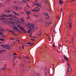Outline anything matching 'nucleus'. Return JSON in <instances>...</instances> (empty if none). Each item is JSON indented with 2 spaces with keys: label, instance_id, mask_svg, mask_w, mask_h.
<instances>
[{
  "label": "nucleus",
  "instance_id": "obj_20",
  "mask_svg": "<svg viewBox=\"0 0 76 76\" xmlns=\"http://www.w3.org/2000/svg\"><path fill=\"white\" fill-rule=\"evenodd\" d=\"M26 14H27V15L28 16V18H27V19H29V18H30V17H29V13L27 12L26 13Z\"/></svg>",
  "mask_w": 76,
  "mask_h": 76
},
{
  "label": "nucleus",
  "instance_id": "obj_5",
  "mask_svg": "<svg viewBox=\"0 0 76 76\" xmlns=\"http://www.w3.org/2000/svg\"><path fill=\"white\" fill-rule=\"evenodd\" d=\"M41 31H39L37 36V38L40 37H41Z\"/></svg>",
  "mask_w": 76,
  "mask_h": 76
},
{
  "label": "nucleus",
  "instance_id": "obj_16",
  "mask_svg": "<svg viewBox=\"0 0 76 76\" xmlns=\"http://www.w3.org/2000/svg\"><path fill=\"white\" fill-rule=\"evenodd\" d=\"M13 29H15V31H18L20 32V31H19V30L18 28H13Z\"/></svg>",
  "mask_w": 76,
  "mask_h": 76
},
{
  "label": "nucleus",
  "instance_id": "obj_2",
  "mask_svg": "<svg viewBox=\"0 0 76 76\" xmlns=\"http://www.w3.org/2000/svg\"><path fill=\"white\" fill-rule=\"evenodd\" d=\"M9 17H10V18H10V19H11L12 20H13V18L15 19H16V18H17L16 16H13L12 14H9Z\"/></svg>",
  "mask_w": 76,
  "mask_h": 76
},
{
  "label": "nucleus",
  "instance_id": "obj_49",
  "mask_svg": "<svg viewBox=\"0 0 76 76\" xmlns=\"http://www.w3.org/2000/svg\"><path fill=\"white\" fill-rule=\"evenodd\" d=\"M1 45L2 46H3L4 47V45Z\"/></svg>",
  "mask_w": 76,
  "mask_h": 76
},
{
  "label": "nucleus",
  "instance_id": "obj_60",
  "mask_svg": "<svg viewBox=\"0 0 76 76\" xmlns=\"http://www.w3.org/2000/svg\"><path fill=\"white\" fill-rule=\"evenodd\" d=\"M10 45H11V46H12V45H11V44H10Z\"/></svg>",
  "mask_w": 76,
  "mask_h": 76
},
{
  "label": "nucleus",
  "instance_id": "obj_61",
  "mask_svg": "<svg viewBox=\"0 0 76 76\" xmlns=\"http://www.w3.org/2000/svg\"><path fill=\"white\" fill-rule=\"evenodd\" d=\"M69 32V31H67V32H66V34H67V33H68V32Z\"/></svg>",
  "mask_w": 76,
  "mask_h": 76
},
{
  "label": "nucleus",
  "instance_id": "obj_22",
  "mask_svg": "<svg viewBox=\"0 0 76 76\" xmlns=\"http://www.w3.org/2000/svg\"><path fill=\"white\" fill-rule=\"evenodd\" d=\"M1 16L2 17H6V16H7V15H2Z\"/></svg>",
  "mask_w": 76,
  "mask_h": 76
},
{
  "label": "nucleus",
  "instance_id": "obj_42",
  "mask_svg": "<svg viewBox=\"0 0 76 76\" xmlns=\"http://www.w3.org/2000/svg\"><path fill=\"white\" fill-rule=\"evenodd\" d=\"M22 48H23H23H23V45H22Z\"/></svg>",
  "mask_w": 76,
  "mask_h": 76
},
{
  "label": "nucleus",
  "instance_id": "obj_59",
  "mask_svg": "<svg viewBox=\"0 0 76 76\" xmlns=\"http://www.w3.org/2000/svg\"><path fill=\"white\" fill-rule=\"evenodd\" d=\"M40 7H42V6H41V5H40V6H39Z\"/></svg>",
  "mask_w": 76,
  "mask_h": 76
},
{
  "label": "nucleus",
  "instance_id": "obj_18",
  "mask_svg": "<svg viewBox=\"0 0 76 76\" xmlns=\"http://www.w3.org/2000/svg\"><path fill=\"white\" fill-rule=\"evenodd\" d=\"M26 72H28V71H29V67L28 66L27 67L26 69Z\"/></svg>",
  "mask_w": 76,
  "mask_h": 76
},
{
  "label": "nucleus",
  "instance_id": "obj_1",
  "mask_svg": "<svg viewBox=\"0 0 76 76\" xmlns=\"http://www.w3.org/2000/svg\"><path fill=\"white\" fill-rule=\"evenodd\" d=\"M28 26H29L28 28H29V29L27 32V33H29V32H30V31H31L32 30V29L34 28V25L28 24Z\"/></svg>",
  "mask_w": 76,
  "mask_h": 76
},
{
  "label": "nucleus",
  "instance_id": "obj_33",
  "mask_svg": "<svg viewBox=\"0 0 76 76\" xmlns=\"http://www.w3.org/2000/svg\"><path fill=\"white\" fill-rule=\"evenodd\" d=\"M75 1V0H72V1H69V2H71V3H72V1Z\"/></svg>",
  "mask_w": 76,
  "mask_h": 76
},
{
  "label": "nucleus",
  "instance_id": "obj_32",
  "mask_svg": "<svg viewBox=\"0 0 76 76\" xmlns=\"http://www.w3.org/2000/svg\"><path fill=\"white\" fill-rule=\"evenodd\" d=\"M17 41L18 42H19V40H17L15 41V42H17Z\"/></svg>",
  "mask_w": 76,
  "mask_h": 76
},
{
  "label": "nucleus",
  "instance_id": "obj_40",
  "mask_svg": "<svg viewBox=\"0 0 76 76\" xmlns=\"http://www.w3.org/2000/svg\"><path fill=\"white\" fill-rule=\"evenodd\" d=\"M14 3H15V4H16L17 3V1H15L14 2Z\"/></svg>",
  "mask_w": 76,
  "mask_h": 76
},
{
  "label": "nucleus",
  "instance_id": "obj_31",
  "mask_svg": "<svg viewBox=\"0 0 76 76\" xmlns=\"http://www.w3.org/2000/svg\"><path fill=\"white\" fill-rule=\"evenodd\" d=\"M44 2H45V3H48V2H47V0H46V1H45Z\"/></svg>",
  "mask_w": 76,
  "mask_h": 76
},
{
  "label": "nucleus",
  "instance_id": "obj_63",
  "mask_svg": "<svg viewBox=\"0 0 76 76\" xmlns=\"http://www.w3.org/2000/svg\"><path fill=\"white\" fill-rule=\"evenodd\" d=\"M69 23V21L67 23H68V24Z\"/></svg>",
  "mask_w": 76,
  "mask_h": 76
},
{
  "label": "nucleus",
  "instance_id": "obj_10",
  "mask_svg": "<svg viewBox=\"0 0 76 76\" xmlns=\"http://www.w3.org/2000/svg\"><path fill=\"white\" fill-rule=\"evenodd\" d=\"M6 51V50H4L0 51V53H4V52Z\"/></svg>",
  "mask_w": 76,
  "mask_h": 76
},
{
  "label": "nucleus",
  "instance_id": "obj_57",
  "mask_svg": "<svg viewBox=\"0 0 76 76\" xmlns=\"http://www.w3.org/2000/svg\"><path fill=\"white\" fill-rule=\"evenodd\" d=\"M9 31L10 32H12V31H10V30H9Z\"/></svg>",
  "mask_w": 76,
  "mask_h": 76
},
{
  "label": "nucleus",
  "instance_id": "obj_37",
  "mask_svg": "<svg viewBox=\"0 0 76 76\" xmlns=\"http://www.w3.org/2000/svg\"><path fill=\"white\" fill-rule=\"evenodd\" d=\"M46 69H45V74H46Z\"/></svg>",
  "mask_w": 76,
  "mask_h": 76
},
{
  "label": "nucleus",
  "instance_id": "obj_24",
  "mask_svg": "<svg viewBox=\"0 0 76 76\" xmlns=\"http://www.w3.org/2000/svg\"><path fill=\"white\" fill-rule=\"evenodd\" d=\"M20 19H21V20H22V21H23V22H24V20H23V18H20Z\"/></svg>",
  "mask_w": 76,
  "mask_h": 76
},
{
  "label": "nucleus",
  "instance_id": "obj_48",
  "mask_svg": "<svg viewBox=\"0 0 76 76\" xmlns=\"http://www.w3.org/2000/svg\"><path fill=\"white\" fill-rule=\"evenodd\" d=\"M45 19H48V18H46V17H45Z\"/></svg>",
  "mask_w": 76,
  "mask_h": 76
},
{
  "label": "nucleus",
  "instance_id": "obj_43",
  "mask_svg": "<svg viewBox=\"0 0 76 76\" xmlns=\"http://www.w3.org/2000/svg\"><path fill=\"white\" fill-rule=\"evenodd\" d=\"M70 67V66L68 68V71H69V68Z\"/></svg>",
  "mask_w": 76,
  "mask_h": 76
},
{
  "label": "nucleus",
  "instance_id": "obj_46",
  "mask_svg": "<svg viewBox=\"0 0 76 76\" xmlns=\"http://www.w3.org/2000/svg\"><path fill=\"white\" fill-rule=\"evenodd\" d=\"M32 10L33 12H35V10Z\"/></svg>",
  "mask_w": 76,
  "mask_h": 76
},
{
  "label": "nucleus",
  "instance_id": "obj_41",
  "mask_svg": "<svg viewBox=\"0 0 76 76\" xmlns=\"http://www.w3.org/2000/svg\"><path fill=\"white\" fill-rule=\"evenodd\" d=\"M34 5H37V4H34L33 5V6H34Z\"/></svg>",
  "mask_w": 76,
  "mask_h": 76
},
{
  "label": "nucleus",
  "instance_id": "obj_29",
  "mask_svg": "<svg viewBox=\"0 0 76 76\" xmlns=\"http://www.w3.org/2000/svg\"><path fill=\"white\" fill-rule=\"evenodd\" d=\"M69 71H67L66 72L67 75H68V74H69Z\"/></svg>",
  "mask_w": 76,
  "mask_h": 76
},
{
  "label": "nucleus",
  "instance_id": "obj_8",
  "mask_svg": "<svg viewBox=\"0 0 76 76\" xmlns=\"http://www.w3.org/2000/svg\"><path fill=\"white\" fill-rule=\"evenodd\" d=\"M63 3V1H62L60 0L59 1L58 4H59V5H62Z\"/></svg>",
  "mask_w": 76,
  "mask_h": 76
},
{
  "label": "nucleus",
  "instance_id": "obj_26",
  "mask_svg": "<svg viewBox=\"0 0 76 76\" xmlns=\"http://www.w3.org/2000/svg\"><path fill=\"white\" fill-rule=\"evenodd\" d=\"M4 47H5V48H6V47H7V45H4Z\"/></svg>",
  "mask_w": 76,
  "mask_h": 76
},
{
  "label": "nucleus",
  "instance_id": "obj_7",
  "mask_svg": "<svg viewBox=\"0 0 76 76\" xmlns=\"http://www.w3.org/2000/svg\"><path fill=\"white\" fill-rule=\"evenodd\" d=\"M23 66L24 65L23 64V63H22L21 64V65H20V69H22V68H23Z\"/></svg>",
  "mask_w": 76,
  "mask_h": 76
},
{
  "label": "nucleus",
  "instance_id": "obj_45",
  "mask_svg": "<svg viewBox=\"0 0 76 76\" xmlns=\"http://www.w3.org/2000/svg\"><path fill=\"white\" fill-rule=\"evenodd\" d=\"M7 47H10V45H7Z\"/></svg>",
  "mask_w": 76,
  "mask_h": 76
},
{
  "label": "nucleus",
  "instance_id": "obj_38",
  "mask_svg": "<svg viewBox=\"0 0 76 76\" xmlns=\"http://www.w3.org/2000/svg\"><path fill=\"white\" fill-rule=\"evenodd\" d=\"M51 23H48V25H50V24H51Z\"/></svg>",
  "mask_w": 76,
  "mask_h": 76
},
{
  "label": "nucleus",
  "instance_id": "obj_14",
  "mask_svg": "<svg viewBox=\"0 0 76 76\" xmlns=\"http://www.w3.org/2000/svg\"><path fill=\"white\" fill-rule=\"evenodd\" d=\"M6 18H4V17H3V18H1V20H5V23H6Z\"/></svg>",
  "mask_w": 76,
  "mask_h": 76
},
{
  "label": "nucleus",
  "instance_id": "obj_9",
  "mask_svg": "<svg viewBox=\"0 0 76 76\" xmlns=\"http://www.w3.org/2000/svg\"><path fill=\"white\" fill-rule=\"evenodd\" d=\"M69 28H71L72 27V23H69Z\"/></svg>",
  "mask_w": 76,
  "mask_h": 76
},
{
  "label": "nucleus",
  "instance_id": "obj_62",
  "mask_svg": "<svg viewBox=\"0 0 76 76\" xmlns=\"http://www.w3.org/2000/svg\"><path fill=\"white\" fill-rule=\"evenodd\" d=\"M10 39V40H11V39Z\"/></svg>",
  "mask_w": 76,
  "mask_h": 76
},
{
  "label": "nucleus",
  "instance_id": "obj_58",
  "mask_svg": "<svg viewBox=\"0 0 76 76\" xmlns=\"http://www.w3.org/2000/svg\"><path fill=\"white\" fill-rule=\"evenodd\" d=\"M1 33H0V35H1Z\"/></svg>",
  "mask_w": 76,
  "mask_h": 76
},
{
  "label": "nucleus",
  "instance_id": "obj_30",
  "mask_svg": "<svg viewBox=\"0 0 76 76\" xmlns=\"http://www.w3.org/2000/svg\"><path fill=\"white\" fill-rule=\"evenodd\" d=\"M13 55H14V56H17V54H16L15 53H14Z\"/></svg>",
  "mask_w": 76,
  "mask_h": 76
},
{
  "label": "nucleus",
  "instance_id": "obj_53",
  "mask_svg": "<svg viewBox=\"0 0 76 76\" xmlns=\"http://www.w3.org/2000/svg\"><path fill=\"white\" fill-rule=\"evenodd\" d=\"M56 18L57 19H58V20H59V18H58V17H57Z\"/></svg>",
  "mask_w": 76,
  "mask_h": 76
},
{
  "label": "nucleus",
  "instance_id": "obj_34",
  "mask_svg": "<svg viewBox=\"0 0 76 76\" xmlns=\"http://www.w3.org/2000/svg\"><path fill=\"white\" fill-rule=\"evenodd\" d=\"M37 6H40V5H39V4H37Z\"/></svg>",
  "mask_w": 76,
  "mask_h": 76
},
{
  "label": "nucleus",
  "instance_id": "obj_50",
  "mask_svg": "<svg viewBox=\"0 0 76 76\" xmlns=\"http://www.w3.org/2000/svg\"><path fill=\"white\" fill-rule=\"evenodd\" d=\"M30 37H31V38H32V36H31V34L30 35Z\"/></svg>",
  "mask_w": 76,
  "mask_h": 76
},
{
  "label": "nucleus",
  "instance_id": "obj_6",
  "mask_svg": "<svg viewBox=\"0 0 76 76\" xmlns=\"http://www.w3.org/2000/svg\"><path fill=\"white\" fill-rule=\"evenodd\" d=\"M43 14L44 15V16H47L48 18H49V16H48V14L47 13H44V12H43Z\"/></svg>",
  "mask_w": 76,
  "mask_h": 76
},
{
  "label": "nucleus",
  "instance_id": "obj_25",
  "mask_svg": "<svg viewBox=\"0 0 76 76\" xmlns=\"http://www.w3.org/2000/svg\"><path fill=\"white\" fill-rule=\"evenodd\" d=\"M34 16L35 17H37V18H38V16L36 15H34Z\"/></svg>",
  "mask_w": 76,
  "mask_h": 76
},
{
  "label": "nucleus",
  "instance_id": "obj_35",
  "mask_svg": "<svg viewBox=\"0 0 76 76\" xmlns=\"http://www.w3.org/2000/svg\"><path fill=\"white\" fill-rule=\"evenodd\" d=\"M26 58H28V59H29V58H28V56H26Z\"/></svg>",
  "mask_w": 76,
  "mask_h": 76
},
{
  "label": "nucleus",
  "instance_id": "obj_39",
  "mask_svg": "<svg viewBox=\"0 0 76 76\" xmlns=\"http://www.w3.org/2000/svg\"><path fill=\"white\" fill-rule=\"evenodd\" d=\"M41 70H42V69H43V68H42V67H41L40 68Z\"/></svg>",
  "mask_w": 76,
  "mask_h": 76
},
{
  "label": "nucleus",
  "instance_id": "obj_4",
  "mask_svg": "<svg viewBox=\"0 0 76 76\" xmlns=\"http://www.w3.org/2000/svg\"><path fill=\"white\" fill-rule=\"evenodd\" d=\"M11 22L10 23V25H11V27H13L15 26V23L14 22H12L11 21H8V23Z\"/></svg>",
  "mask_w": 76,
  "mask_h": 76
},
{
  "label": "nucleus",
  "instance_id": "obj_27",
  "mask_svg": "<svg viewBox=\"0 0 76 76\" xmlns=\"http://www.w3.org/2000/svg\"><path fill=\"white\" fill-rule=\"evenodd\" d=\"M0 41H4V39H0Z\"/></svg>",
  "mask_w": 76,
  "mask_h": 76
},
{
  "label": "nucleus",
  "instance_id": "obj_19",
  "mask_svg": "<svg viewBox=\"0 0 76 76\" xmlns=\"http://www.w3.org/2000/svg\"><path fill=\"white\" fill-rule=\"evenodd\" d=\"M36 9H38V10H36V12H38V11H39V8L38 7H37L35 8Z\"/></svg>",
  "mask_w": 76,
  "mask_h": 76
},
{
  "label": "nucleus",
  "instance_id": "obj_28",
  "mask_svg": "<svg viewBox=\"0 0 76 76\" xmlns=\"http://www.w3.org/2000/svg\"><path fill=\"white\" fill-rule=\"evenodd\" d=\"M2 6H3V4H2L0 2V7H1Z\"/></svg>",
  "mask_w": 76,
  "mask_h": 76
},
{
  "label": "nucleus",
  "instance_id": "obj_12",
  "mask_svg": "<svg viewBox=\"0 0 76 76\" xmlns=\"http://www.w3.org/2000/svg\"><path fill=\"white\" fill-rule=\"evenodd\" d=\"M5 12H7V13H10V12H11V11H10V10H6L5 11Z\"/></svg>",
  "mask_w": 76,
  "mask_h": 76
},
{
  "label": "nucleus",
  "instance_id": "obj_23",
  "mask_svg": "<svg viewBox=\"0 0 76 76\" xmlns=\"http://www.w3.org/2000/svg\"><path fill=\"white\" fill-rule=\"evenodd\" d=\"M14 13L15 14V15H17V16H19V14L17 13L16 12H14Z\"/></svg>",
  "mask_w": 76,
  "mask_h": 76
},
{
  "label": "nucleus",
  "instance_id": "obj_55",
  "mask_svg": "<svg viewBox=\"0 0 76 76\" xmlns=\"http://www.w3.org/2000/svg\"><path fill=\"white\" fill-rule=\"evenodd\" d=\"M36 38V37H33V38Z\"/></svg>",
  "mask_w": 76,
  "mask_h": 76
},
{
  "label": "nucleus",
  "instance_id": "obj_44",
  "mask_svg": "<svg viewBox=\"0 0 76 76\" xmlns=\"http://www.w3.org/2000/svg\"><path fill=\"white\" fill-rule=\"evenodd\" d=\"M31 40H32V41H35V40L34 39H31Z\"/></svg>",
  "mask_w": 76,
  "mask_h": 76
},
{
  "label": "nucleus",
  "instance_id": "obj_54",
  "mask_svg": "<svg viewBox=\"0 0 76 76\" xmlns=\"http://www.w3.org/2000/svg\"><path fill=\"white\" fill-rule=\"evenodd\" d=\"M19 49H20V46L19 47Z\"/></svg>",
  "mask_w": 76,
  "mask_h": 76
},
{
  "label": "nucleus",
  "instance_id": "obj_21",
  "mask_svg": "<svg viewBox=\"0 0 76 76\" xmlns=\"http://www.w3.org/2000/svg\"><path fill=\"white\" fill-rule=\"evenodd\" d=\"M26 44H31V45H30V46H31V45H33V43H31L30 42H28V43H26Z\"/></svg>",
  "mask_w": 76,
  "mask_h": 76
},
{
  "label": "nucleus",
  "instance_id": "obj_51",
  "mask_svg": "<svg viewBox=\"0 0 76 76\" xmlns=\"http://www.w3.org/2000/svg\"><path fill=\"white\" fill-rule=\"evenodd\" d=\"M26 7H29V8H30V7H29L28 6V5H27Z\"/></svg>",
  "mask_w": 76,
  "mask_h": 76
},
{
  "label": "nucleus",
  "instance_id": "obj_47",
  "mask_svg": "<svg viewBox=\"0 0 76 76\" xmlns=\"http://www.w3.org/2000/svg\"><path fill=\"white\" fill-rule=\"evenodd\" d=\"M1 31H4V30L3 29H1Z\"/></svg>",
  "mask_w": 76,
  "mask_h": 76
},
{
  "label": "nucleus",
  "instance_id": "obj_56",
  "mask_svg": "<svg viewBox=\"0 0 76 76\" xmlns=\"http://www.w3.org/2000/svg\"><path fill=\"white\" fill-rule=\"evenodd\" d=\"M7 48V49H9V48L7 47L5 48Z\"/></svg>",
  "mask_w": 76,
  "mask_h": 76
},
{
  "label": "nucleus",
  "instance_id": "obj_15",
  "mask_svg": "<svg viewBox=\"0 0 76 76\" xmlns=\"http://www.w3.org/2000/svg\"><path fill=\"white\" fill-rule=\"evenodd\" d=\"M6 64H4V67L3 68H1V69L2 70H4V69H6Z\"/></svg>",
  "mask_w": 76,
  "mask_h": 76
},
{
  "label": "nucleus",
  "instance_id": "obj_64",
  "mask_svg": "<svg viewBox=\"0 0 76 76\" xmlns=\"http://www.w3.org/2000/svg\"><path fill=\"white\" fill-rule=\"evenodd\" d=\"M9 48V49H11V48Z\"/></svg>",
  "mask_w": 76,
  "mask_h": 76
},
{
  "label": "nucleus",
  "instance_id": "obj_3",
  "mask_svg": "<svg viewBox=\"0 0 76 76\" xmlns=\"http://www.w3.org/2000/svg\"><path fill=\"white\" fill-rule=\"evenodd\" d=\"M18 28L20 29L21 30V31H22V32H24V33H26L25 32V29H24V28L23 27H22L20 26H18Z\"/></svg>",
  "mask_w": 76,
  "mask_h": 76
},
{
  "label": "nucleus",
  "instance_id": "obj_11",
  "mask_svg": "<svg viewBox=\"0 0 76 76\" xmlns=\"http://www.w3.org/2000/svg\"><path fill=\"white\" fill-rule=\"evenodd\" d=\"M13 7H14V9H15V10H18V8L16 6H14Z\"/></svg>",
  "mask_w": 76,
  "mask_h": 76
},
{
  "label": "nucleus",
  "instance_id": "obj_36",
  "mask_svg": "<svg viewBox=\"0 0 76 76\" xmlns=\"http://www.w3.org/2000/svg\"><path fill=\"white\" fill-rule=\"evenodd\" d=\"M62 10H63V8H61V12Z\"/></svg>",
  "mask_w": 76,
  "mask_h": 76
},
{
  "label": "nucleus",
  "instance_id": "obj_52",
  "mask_svg": "<svg viewBox=\"0 0 76 76\" xmlns=\"http://www.w3.org/2000/svg\"><path fill=\"white\" fill-rule=\"evenodd\" d=\"M47 73H48V74L49 73V71L47 72Z\"/></svg>",
  "mask_w": 76,
  "mask_h": 76
},
{
  "label": "nucleus",
  "instance_id": "obj_17",
  "mask_svg": "<svg viewBox=\"0 0 76 76\" xmlns=\"http://www.w3.org/2000/svg\"><path fill=\"white\" fill-rule=\"evenodd\" d=\"M12 32L13 34V35H15V36H17V35L15 34V31H12Z\"/></svg>",
  "mask_w": 76,
  "mask_h": 76
},
{
  "label": "nucleus",
  "instance_id": "obj_13",
  "mask_svg": "<svg viewBox=\"0 0 76 76\" xmlns=\"http://www.w3.org/2000/svg\"><path fill=\"white\" fill-rule=\"evenodd\" d=\"M64 60H66L67 61H69V59H68V58H67L65 56H64Z\"/></svg>",
  "mask_w": 76,
  "mask_h": 76
}]
</instances>
